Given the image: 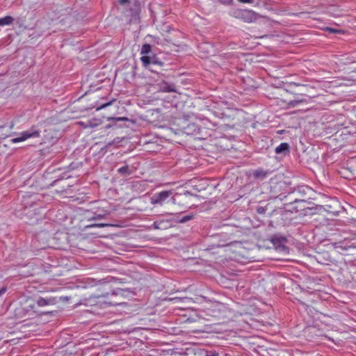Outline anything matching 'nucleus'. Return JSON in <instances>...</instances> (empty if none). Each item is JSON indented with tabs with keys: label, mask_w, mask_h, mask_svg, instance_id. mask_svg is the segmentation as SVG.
Returning a JSON list of instances; mask_svg holds the SVG:
<instances>
[{
	"label": "nucleus",
	"mask_w": 356,
	"mask_h": 356,
	"mask_svg": "<svg viewBox=\"0 0 356 356\" xmlns=\"http://www.w3.org/2000/svg\"><path fill=\"white\" fill-rule=\"evenodd\" d=\"M199 351L202 356H219L218 353H216V351L208 352L205 350H202V349H200Z\"/></svg>",
	"instance_id": "obj_9"
},
{
	"label": "nucleus",
	"mask_w": 356,
	"mask_h": 356,
	"mask_svg": "<svg viewBox=\"0 0 356 356\" xmlns=\"http://www.w3.org/2000/svg\"><path fill=\"white\" fill-rule=\"evenodd\" d=\"M106 226H111V224H110V223H95V224L89 225L87 226V227H104Z\"/></svg>",
	"instance_id": "obj_11"
},
{
	"label": "nucleus",
	"mask_w": 356,
	"mask_h": 356,
	"mask_svg": "<svg viewBox=\"0 0 356 356\" xmlns=\"http://www.w3.org/2000/svg\"><path fill=\"white\" fill-rule=\"evenodd\" d=\"M103 216H104L102 214L95 215V216L90 218L89 220H98V219H101Z\"/></svg>",
	"instance_id": "obj_15"
},
{
	"label": "nucleus",
	"mask_w": 356,
	"mask_h": 356,
	"mask_svg": "<svg viewBox=\"0 0 356 356\" xmlns=\"http://www.w3.org/2000/svg\"><path fill=\"white\" fill-rule=\"evenodd\" d=\"M329 212L330 213H332L334 214H337L339 213V210L337 209H334V210H328Z\"/></svg>",
	"instance_id": "obj_19"
},
{
	"label": "nucleus",
	"mask_w": 356,
	"mask_h": 356,
	"mask_svg": "<svg viewBox=\"0 0 356 356\" xmlns=\"http://www.w3.org/2000/svg\"><path fill=\"white\" fill-rule=\"evenodd\" d=\"M117 171L120 172L121 175L124 176L129 175L131 173V170H130L128 165H124L123 167L119 168Z\"/></svg>",
	"instance_id": "obj_6"
},
{
	"label": "nucleus",
	"mask_w": 356,
	"mask_h": 356,
	"mask_svg": "<svg viewBox=\"0 0 356 356\" xmlns=\"http://www.w3.org/2000/svg\"><path fill=\"white\" fill-rule=\"evenodd\" d=\"M163 90L166 91L167 92H170V91H174L175 89L173 88V86H168Z\"/></svg>",
	"instance_id": "obj_16"
},
{
	"label": "nucleus",
	"mask_w": 356,
	"mask_h": 356,
	"mask_svg": "<svg viewBox=\"0 0 356 356\" xmlns=\"http://www.w3.org/2000/svg\"><path fill=\"white\" fill-rule=\"evenodd\" d=\"M193 216L192 214H188V216H183L179 220L180 222H186L187 221L191 220V219H193Z\"/></svg>",
	"instance_id": "obj_12"
},
{
	"label": "nucleus",
	"mask_w": 356,
	"mask_h": 356,
	"mask_svg": "<svg viewBox=\"0 0 356 356\" xmlns=\"http://www.w3.org/2000/svg\"><path fill=\"white\" fill-rule=\"evenodd\" d=\"M106 127H111V125L110 124H108Z\"/></svg>",
	"instance_id": "obj_29"
},
{
	"label": "nucleus",
	"mask_w": 356,
	"mask_h": 356,
	"mask_svg": "<svg viewBox=\"0 0 356 356\" xmlns=\"http://www.w3.org/2000/svg\"><path fill=\"white\" fill-rule=\"evenodd\" d=\"M67 177H65V176H64V175H61L59 178H58V179H55L54 181H52V183L50 184V186H55V185H56V184L58 181H60V180H63V179H67Z\"/></svg>",
	"instance_id": "obj_13"
},
{
	"label": "nucleus",
	"mask_w": 356,
	"mask_h": 356,
	"mask_svg": "<svg viewBox=\"0 0 356 356\" xmlns=\"http://www.w3.org/2000/svg\"><path fill=\"white\" fill-rule=\"evenodd\" d=\"M152 47L149 44H145L142 45V47L140 49V54L142 56H145V54H147L148 53L151 52Z\"/></svg>",
	"instance_id": "obj_7"
},
{
	"label": "nucleus",
	"mask_w": 356,
	"mask_h": 356,
	"mask_svg": "<svg viewBox=\"0 0 356 356\" xmlns=\"http://www.w3.org/2000/svg\"><path fill=\"white\" fill-rule=\"evenodd\" d=\"M44 314H53V312H44Z\"/></svg>",
	"instance_id": "obj_24"
},
{
	"label": "nucleus",
	"mask_w": 356,
	"mask_h": 356,
	"mask_svg": "<svg viewBox=\"0 0 356 356\" xmlns=\"http://www.w3.org/2000/svg\"><path fill=\"white\" fill-rule=\"evenodd\" d=\"M264 209H262V208H260V209H257V211L259 212V213H262V212H264Z\"/></svg>",
	"instance_id": "obj_22"
},
{
	"label": "nucleus",
	"mask_w": 356,
	"mask_h": 356,
	"mask_svg": "<svg viewBox=\"0 0 356 356\" xmlns=\"http://www.w3.org/2000/svg\"><path fill=\"white\" fill-rule=\"evenodd\" d=\"M240 3H252V0H238Z\"/></svg>",
	"instance_id": "obj_18"
},
{
	"label": "nucleus",
	"mask_w": 356,
	"mask_h": 356,
	"mask_svg": "<svg viewBox=\"0 0 356 356\" xmlns=\"http://www.w3.org/2000/svg\"><path fill=\"white\" fill-rule=\"evenodd\" d=\"M118 280H119V279H118L117 277H113V282H118Z\"/></svg>",
	"instance_id": "obj_23"
},
{
	"label": "nucleus",
	"mask_w": 356,
	"mask_h": 356,
	"mask_svg": "<svg viewBox=\"0 0 356 356\" xmlns=\"http://www.w3.org/2000/svg\"><path fill=\"white\" fill-rule=\"evenodd\" d=\"M230 2H232V0H223V3H229Z\"/></svg>",
	"instance_id": "obj_21"
},
{
	"label": "nucleus",
	"mask_w": 356,
	"mask_h": 356,
	"mask_svg": "<svg viewBox=\"0 0 356 356\" xmlns=\"http://www.w3.org/2000/svg\"><path fill=\"white\" fill-rule=\"evenodd\" d=\"M111 104V102H108L106 104H105L104 106H108Z\"/></svg>",
	"instance_id": "obj_25"
},
{
	"label": "nucleus",
	"mask_w": 356,
	"mask_h": 356,
	"mask_svg": "<svg viewBox=\"0 0 356 356\" xmlns=\"http://www.w3.org/2000/svg\"><path fill=\"white\" fill-rule=\"evenodd\" d=\"M57 302L56 298H44L40 297L37 300V305L39 307H44L49 305H55Z\"/></svg>",
	"instance_id": "obj_3"
},
{
	"label": "nucleus",
	"mask_w": 356,
	"mask_h": 356,
	"mask_svg": "<svg viewBox=\"0 0 356 356\" xmlns=\"http://www.w3.org/2000/svg\"><path fill=\"white\" fill-rule=\"evenodd\" d=\"M327 31L330 32V33H339L340 31H339V29H334V28H326L325 29Z\"/></svg>",
	"instance_id": "obj_14"
},
{
	"label": "nucleus",
	"mask_w": 356,
	"mask_h": 356,
	"mask_svg": "<svg viewBox=\"0 0 356 356\" xmlns=\"http://www.w3.org/2000/svg\"><path fill=\"white\" fill-rule=\"evenodd\" d=\"M171 195H172L171 191H165L154 193L150 198L151 204L154 205H163L165 204L167 200H168L169 197Z\"/></svg>",
	"instance_id": "obj_2"
},
{
	"label": "nucleus",
	"mask_w": 356,
	"mask_h": 356,
	"mask_svg": "<svg viewBox=\"0 0 356 356\" xmlns=\"http://www.w3.org/2000/svg\"><path fill=\"white\" fill-rule=\"evenodd\" d=\"M140 60L145 66H147L151 62L150 57L147 55L142 56Z\"/></svg>",
	"instance_id": "obj_10"
},
{
	"label": "nucleus",
	"mask_w": 356,
	"mask_h": 356,
	"mask_svg": "<svg viewBox=\"0 0 356 356\" xmlns=\"http://www.w3.org/2000/svg\"><path fill=\"white\" fill-rule=\"evenodd\" d=\"M130 2V0H118V3L123 6V5H125L127 3H129Z\"/></svg>",
	"instance_id": "obj_17"
},
{
	"label": "nucleus",
	"mask_w": 356,
	"mask_h": 356,
	"mask_svg": "<svg viewBox=\"0 0 356 356\" xmlns=\"http://www.w3.org/2000/svg\"><path fill=\"white\" fill-rule=\"evenodd\" d=\"M122 118H113V120H121Z\"/></svg>",
	"instance_id": "obj_26"
},
{
	"label": "nucleus",
	"mask_w": 356,
	"mask_h": 356,
	"mask_svg": "<svg viewBox=\"0 0 356 356\" xmlns=\"http://www.w3.org/2000/svg\"><path fill=\"white\" fill-rule=\"evenodd\" d=\"M15 19L9 15L0 18V26L11 25Z\"/></svg>",
	"instance_id": "obj_4"
},
{
	"label": "nucleus",
	"mask_w": 356,
	"mask_h": 356,
	"mask_svg": "<svg viewBox=\"0 0 356 356\" xmlns=\"http://www.w3.org/2000/svg\"><path fill=\"white\" fill-rule=\"evenodd\" d=\"M6 292V289L3 288L0 289V296Z\"/></svg>",
	"instance_id": "obj_20"
},
{
	"label": "nucleus",
	"mask_w": 356,
	"mask_h": 356,
	"mask_svg": "<svg viewBox=\"0 0 356 356\" xmlns=\"http://www.w3.org/2000/svg\"><path fill=\"white\" fill-rule=\"evenodd\" d=\"M111 145V144L110 143H108V144H107V145L106 146V148H108V147H109V146H110Z\"/></svg>",
	"instance_id": "obj_28"
},
{
	"label": "nucleus",
	"mask_w": 356,
	"mask_h": 356,
	"mask_svg": "<svg viewBox=\"0 0 356 356\" xmlns=\"http://www.w3.org/2000/svg\"><path fill=\"white\" fill-rule=\"evenodd\" d=\"M40 131L35 127H32L29 130L22 132L18 136L11 139V141L14 143L24 141L30 138H38L40 137Z\"/></svg>",
	"instance_id": "obj_1"
},
{
	"label": "nucleus",
	"mask_w": 356,
	"mask_h": 356,
	"mask_svg": "<svg viewBox=\"0 0 356 356\" xmlns=\"http://www.w3.org/2000/svg\"><path fill=\"white\" fill-rule=\"evenodd\" d=\"M289 145L287 143H282L275 148V152L282 153L284 152H289Z\"/></svg>",
	"instance_id": "obj_5"
},
{
	"label": "nucleus",
	"mask_w": 356,
	"mask_h": 356,
	"mask_svg": "<svg viewBox=\"0 0 356 356\" xmlns=\"http://www.w3.org/2000/svg\"><path fill=\"white\" fill-rule=\"evenodd\" d=\"M334 204H335L336 205H338V206L339 205V202H338V201H337V200H336V201H334Z\"/></svg>",
	"instance_id": "obj_27"
},
{
	"label": "nucleus",
	"mask_w": 356,
	"mask_h": 356,
	"mask_svg": "<svg viewBox=\"0 0 356 356\" xmlns=\"http://www.w3.org/2000/svg\"><path fill=\"white\" fill-rule=\"evenodd\" d=\"M266 172L261 170H257L253 172V176L256 179H264L266 176Z\"/></svg>",
	"instance_id": "obj_8"
}]
</instances>
